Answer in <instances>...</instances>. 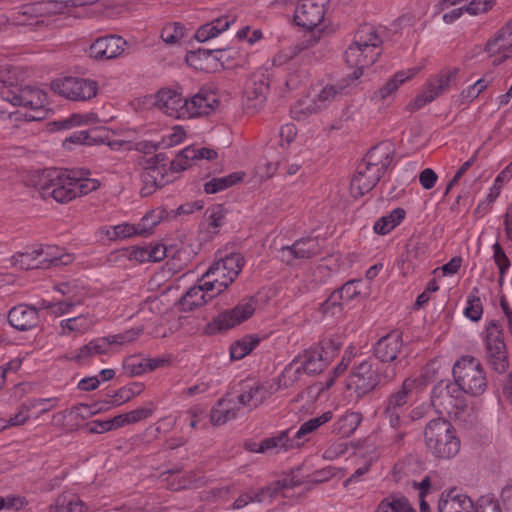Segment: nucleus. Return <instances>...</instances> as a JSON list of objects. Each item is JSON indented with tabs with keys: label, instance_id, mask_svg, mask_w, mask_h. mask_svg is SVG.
Wrapping results in <instances>:
<instances>
[{
	"label": "nucleus",
	"instance_id": "nucleus-1",
	"mask_svg": "<svg viewBox=\"0 0 512 512\" xmlns=\"http://www.w3.org/2000/svg\"><path fill=\"white\" fill-rule=\"evenodd\" d=\"M26 184L33 187L43 199L51 198L61 204L96 191L101 185L89 170L56 167L31 172Z\"/></svg>",
	"mask_w": 512,
	"mask_h": 512
},
{
	"label": "nucleus",
	"instance_id": "nucleus-2",
	"mask_svg": "<svg viewBox=\"0 0 512 512\" xmlns=\"http://www.w3.org/2000/svg\"><path fill=\"white\" fill-rule=\"evenodd\" d=\"M381 44L382 40L374 26L364 24L358 28L353 42L344 54L347 64L356 68L352 73V80L359 79L363 69L376 61L380 55L379 47Z\"/></svg>",
	"mask_w": 512,
	"mask_h": 512
},
{
	"label": "nucleus",
	"instance_id": "nucleus-3",
	"mask_svg": "<svg viewBox=\"0 0 512 512\" xmlns=\"http://www.w3.org/2000/svg\"><path fill=\"white\" fill-rule=\"evenodd\" d=\"M425 389V381L421 378H407L401 388L387 400L385 416L392 427H397L409 419L422 417V413L413 410L407 414L408 407L416 402Z\"/></svg>",
	"mask_w": 512,
	"mask_h": 512
},
{
	"label": "nucleus",
	"instance_id": "nucleus-4",
	"mask_svg": "<svg viewBox=\"0 0 512 512\" xmlns=\"http://www.w3.org/2000/svg\"><path fill=\"white\" fill-rule=\"evenodd\" d=\"M425 443L429 452L441 459L453 458L461 447L455 428L443 418L428 423L425 429Z\"/></svg>",
	"mask_w": 512,
	"mask_h": 512
},
{
	"label": "nucleus",
	"instance_id": "nucleus-5",
	"mask_svg": "<svg viewBox=\"0 0 512 512\" xmlns=\"http://www.w3.org/2000/svg\"><path fill=\"white\" fill-rule=\"evenodd\" d=\"M455 385L461 391L471 396H479L487 389V379L484 369L476 358L463 356L453 366Z\"/></svg>",
	"mask_w": 512,
	"mask_h": 512
},
{
	"label": "nucleus",
	"instance_id": "nucleus-6",
	"mask_svg": "<svg viewBox=\"0 0 512 512\" xmlns=\"http://www.w3.org/2000/svg\"><path fill=\"white\" fill-rule=\"evenodd\" d=\"M244 264L239 253H231L214 262L203 275L206 289L213 290L214 294L222 293L237 277Z\"/></svg>",
	"mask_w": 512,
	"mask_h": 512
},
{
	"label": "nucleus",
	"instance_id": "nucleus-7",
	"mask_svg": "<svg viewBox=\"0 0 512 512\" xmlns=\"http://www.w3.org/2000/svg\"><path fill=\"white\" fill-rule=\"evenodd\" d=\"M139 333V330L131 329L122 334L94 338L78 348L73 354V359L80 364H87L96 356L109 355L113 352L114 346L133 341Z\"/></svg>",
	"mask_w": 512,
	"mask_h": 512
},
{
	"label": "nucleus",
	"instance_id": "nucleus-8",
	"mask_svg": "<svg viewBox=\"0 0 512 512\" xmlns=\"http://www.w3.org/2000/svg\"><path fill=\"white\" fill-rule=\"evenodd\" d=\"M379 370L380 368H374L370 361L361 362L346 380V388L351 392L350 396L355 394L356 397H360L372 391L381 379L389 380L396 375V372L391 370L381 376Z\"/></svg>",
	"mask_w": 512,
	"mask_h": 512
},
{
	"label": "nucleus",
	"instance_id": "nucleus-9",
	"mask_svg": "<svg viewBox=\"0 0 512 512\" xmlns=\"http://www.w3.org/2000/svg\"><path fill=\"white\" fill-rule=\"evenodd\" d=\"M482 338L488 362L494 370L504 372L508 367V352L501 326L496 321L488 322Z\"/></svg>",
	"mask_w": 512,
	"mask_h": 512
},
{
	"label": "nucleus",
	"instance_id": "nucleus-10",
	"mask_svg": "<svg viewBox=\"0 0 512 512\" xmlns=\"http://www.w3.org/2000/svg\"><path fill=\"white\" fill-rule=\"evenodd\" d=\"M256 311V300L254 298L244 299L234 308L225 310L218 314L206 326L208 334L232 329L244 321L248 320Z\"/></svg>",
	"mask_w": 512,
	"mask_h": 512
},
{
	"label": "nucleus",
	"instance_id": "nucleus-11",
	"mask_svg": "<svg viewBox=\"0 0 512 512\" xmlns=\"http://www.w3.org/2000/svg\"><path fill=\"white\" fill-rule=\"evenodd\" d=\"M352 74L335 85H326L323 87L308 104L305 101L299 102L293 108V113L313 114L328 107L334 101L339 100L344 94L348 93L349 86L354 82Z\"/></svg>",
	"mask_w": 512,
	"mask_h": 512
},
{
	"label": "nucleus",
	"instance_id": "nucleus-12",
	"mask_svg": "<svg viewBox=\"0 0 512 512\" xmlns=\"http://www.w3.org/2000/svg\"><path fill=\"white\" fill-rule=\"evenodd\" d=\"M185 162H147L141 174L145 183L146 193H151L157 187L169 183L178 177V174L188 168Z\"/></svg>",
	"mask_w": 512,
	"mask_h": 512
},
{
	"label": "nucleus",
	"instance_id": "nucleus-13",
	"mask_svg": "<svg viewBox=\"0 0 512 512\" xmlns=\"http://www.w3.org/2000/svg\"><path fill=\"white\" fill-rule=\"evenodd\" d=\"M431 405L440 414L457 416L464 407V401L461 391L454 383L440 381L432 390Z\"/></svg>",
	"mask_w": 512,
	"mask_h": 512
},
{
	"label": "nucleus",
	"instance_id": "nucleus-14",
	"mask_svg": "<svg viewBox=\"0 0 512 512\" xmlns=\"http://www.w3.org/2000/svg\"><path fill=\"white\" fill-rule=\"evenodd\" d=\"M52 90L73 101H87L94 98L98 92L96 81L78 77L57 79L51 84Z\"/></svg>",
	"mask_w": 512,
	"mask_h": 512
},
{
	"label": "nucleus",
	"instance_id": "nucleus-15",
	"mask_svg": "<svg viewBox=\"0 0 512 512\" xmlns=\"http://www.w3.org/2000/svg\"><path fill=\"white\" fill-rule=\"evenodd\" d=\"M58 291L66 298L58 301L42 300L39 305L41 309L55 317H60L72 312L83 301L84 292L75 283H63L58 286Z\"/></svg>",
	"mask_w": 512,
	"mask_h": 512
},
{
	"label": "nucleus",
	"instance_id": "nucleus-16",
	"mask_svg": "<svg viewBox=\"0 0 512 512\" xmlns=\"http://www.w3.org/2000/svg\"><path fill=\"white\" fill-rule=\"evenodd\" d=\"M340 349V343L335 340H324L320 348H310L299 355L297 361L307 373L321 372L328 362Z\"/></svg>",
	"mask_w": 512,
	"mask_h": 512
},
{
	"label": "nucleus",
	"instance_id": "nucleus-17",
	"mask_svg": "<svg viewBox=\"0 0 512 512\" xmlns=\"http://www.w3.org/2000/svg\"><path fill=\"white\" fill-rule=\"evenodd\" d=\"M383 162H361L350 185V193L359 198L368 193L383 173Z\"/></svg>",
	"mask_w": 512,
	"mask_h": 512
},
{
	"label": "nucleus",
	"instance_id": "nucleus-18",
	"mask_svg": "<svg viewBox=\"0 0 512 512\" xmlns=\"http://www.w3.org/2000/svg\"><path fill=\"white\" fill-rule=\"evenodd\" d=\"M182 252L175 249L173 245H166L162 242H150L142 246H133L128 249L130 260L143 262H160L168 256L181 258Z\"/></svg>",
	"mask_w": 512,
	"mask_h": 512
},
{
	"label": "nucleus",
	"instance_id": "nucleus-19",
	"mask_svg": "<svg viewBox=\"0 0 512 512\" xmlns=\"http://www.w3.org/2000/svg\"><path fill=\"white\" fill-rule=\"evenodd\" d=\"M328 0H298L294 21L298 26L312 30L317 27L325 15Z\"/></svg>",
	"mask_w": 512,
	"mask_h": 512
},
{
	"label": "nucleus",
	"instance_id": "nucleus-20",
	"mask_svg": "<svg viewBox=\"0 0 512 512\" xmlns=\"http://www.w3.org/2000/svg\"><path fill=\"white\" fill-rule=\"evenodd\" d=\"M454 77V71H445L431 78L424 86L422 92L410 103L411 109L418 110L435 100L449 88Z\"/></svg>",
	"mask_w": 512,
	"mask_h": 512
},
{
	"label": "nucleus",
	"instance_id": "nucleus-21",
	"mask_svg": "<svg viewBox=\"0 0 512 512\" xmlns=\"http://www.w3.org/2000/svg\"><path fill=\"white\" fill-rule=\"evenodd\" d=\"M18 106H22L30 110L25 114L26 119L30 121L43 119L46 115L45 106L47 104V94L36 87L25 86L19 89Z\"/></svg>",
	"mask_w": 512,
	"mask_h": 512
},
{
	"label": "nucleus",
	"instance_id": "nucleus-22",
	"mask_svg": "<svg viewBox=\"0 0 512 512\" xmlns=\"http://www.w3.org/2000/svg\"><path fill=\"white\" fill-rule=\"evenodd\" d=\"M271 73H268L267 67L259 68L251 77L245 96L247 108L257 110L265 102L269 92Z\"/></svg>",
	"mask_w": 512,
	"mask_h": 512
},
{
	"label": "nucleus",
	"instance_id": "nucleus-23",
	"mask_svg": "<svg viewBox=\"0 0 512 512\" xmlns=\"http://www.w3.org/2000/svg\"><path fill=\"white\" fill-rule=\"evenodd\" d=\"M216 94L207 89H200L191 98H185L184 119L207 116L218 106Z\"/></svg>",
	"mask_w": 512,
	"mask_h": 512
},
{
	"label": "nucleus",
	"instance_id": "nucleus-24",
	"mask_svg": "<svg viewBox=\"0 0 512 512\" xmlns=\"http://www.w3.org/2000/svg\"><path fill=\"white\" fill-rule=\"evenodd\" d=\"M126 46V41L115 35L99 37L89 48V54L94 59L108 60L120 56Z\"/></svg>",
	"mask_w": 512,
	"mask_h": 512
},
{
	"label": "nucleus",
	"instance_id": "nucleus-25",
	"mask_svg": "<svg viewBox=\"0 0 512 512\" xmlns=\"http://www.w3.org/2000/svg\"><path fill=\"white\" fill-rule=\"evenodd\" d=\"M484 51L495 57L494 62L498 64L512 57V40L505 25L487 40Z\"/></svg>",
	"mask_w": 512,
	"mask_h": 512
},
{
	"label": "nucleus",
	"instance_id": "nucleus-26",
	"mask_svg": "<svg viewBox=\"0 0 512 512\" xmlns=\"http://www.w3.org/2000/svg\"><path fill=\"white\" fill-rule=\"evenodd\" d=\"M185 98L177 91L172 89H162L156 94L154 105L164 114L176 118L184 119Z\"/></svg>",
	"mask_w": 512,
	"mask_h": 512
},
{
	"label": "nucleus",
	"instance_id": "nucleus-27",
	"mask_svg": "<svg viewBox=\"0 0 512 512\" xmlns=\"http://www.w3.org/2000/svg\"><path fill=\"white\" fill-rule=\"evenodd\" d=\"M237 20L235 14H225L210 22L201 25L195 32L194 38L198 42H206L213 38L218 37L221 33L225 32Z\"/></svg>",
	"mask_w": 512,
	"mask_h": 512
},
{
	"label": "nucleus",
	"instance_id": "nucleus-28",
	"mask_svg": "<svg viewBox=\"0 0 512 512\" xmlns=\"http://www.w3.org/2000/svg\"><path fill=\"white\" fill-rule=\"evenodd\" d=\"M218 294H214L213 290L206 289V282L201 279V283L197 286L191 287L179 300L178 308L181 311H192L196 309Z\"/></svg>",
	"mask_w": 512,
	"mask_h": 512
},
{
	"label": "nucleus",
	"instance_id": "nucleus-29",
	"mask_svg": "<svg viewBox=\"0 0 512 512\" xmlns=\"http://www.w3.org/2000/svg\"><path fill=\"white\" fill-rule=\"evenodd\" d=\"M275 390L274 384L269 382L254 384L240 396H237L236 399L240 408H255L262 404Z\"/></svg>",
	"mask_w": 512,
	"mask_h": 512
},
{
	"label": "nucleus",
	"instance_id": "nucleus-30",
	"mask_svg": "<svg viewBox=\"0 0 512 512\" xmlns=\"http://www.w3.org/2000/svg\"><path fill=\"white\" fill-rule=\"evenodd\" d=\"M438 509L439 512H477L473 501L467 495L456 491L443 494Z\"/></svg>",
	"mask_w": 512,
	"mask_h": 512
},
{
	"label": "nucleus",
	"instance_id": "nucleus-31",
	"mask_svg": "<svg viewBox=\"0 0 512 512\" xmlns=\"http://www.w3.org/2000/svg\"><path fill=\"white\" fill-rule=\"evenodd\" d=\"M8 320L14 328L20 331L29 330L38 323V312L34 307L18 305L10 310Z\"/></svg>",
	"mask_w": 512,
	"mask_h": 512
},
{
	"label": "nucleus",
	"instance_id": "nucleus-32",
	"mask_svg": "<svg viewBox=\"0 0 512 512\" xmlns=\"http://www.w3.org/2000/svg\"><path fill=\"white\" fill-rule=\"evenodd\" d=\"M239 403L235 396L228 395L221 399L211 411V422L221 425L234 419L240 411Z\"/></svg>",
	"mask_w": 512,
	"mask_h": 512
},
{
	"label": "nucleus",
	"instance_id": "nucleus-33",
	"mask_svg": "<svg viewBox=\"0 0 512 512\" xmlns=\"http://www.w3.org/2000/svg\"><path fill=\"white\" fill-rule=\"evenodd\" d=\"M96 323L92 314H80L59 322V333L63 336L79 335L89 331Z\"/></svg>",
	"mask_w": 512,
	"mask_h": 512
},
{
	"label": "nucleus",
	"instance_id": "nucleus-34",
	"mask_svg": "<svg viewBox=\"0 0 512 512\" xmlns=\"http://www.w3.org/2000/svg\"><path fill=\"white\" fill-rule=\"evenodd\" d=\"M36 248L39 253V260L41 261L40 268H46L50 265H68L75 259L73 254L65 252L57 246H36Z\"/></svg>",
	"mask_w": 512,
	"mask_h": 512
},
{
	"label": "nucleus",
	"instance_id": "nucleus-35",
	"mask_svg": "<svg viewBox=\"0 0 512 512\" xmlns=\"http://www.w3.org/2000/svg\"><path fill=\"white\" fill-rule=\"evenodd\" d=\"M402 347V339L398 332L390 333L382 337L375 346V355L383 363L397 358Z\"/></svg>",
	"mask_w": 512,
	"mask_h": 512
},
{
	"label": "nucleus",
	"instance_id": "nucleus-36",
	"mask_svg": "<svg viewBox=\"0 0 512 512\" xmlns=\"http://www.w3.org/2000/svg\"><path fill=\"white\" fill-rule=\"evenodd\" d=\"M302 442H296L294 440H290L288 437V431H281L275 436L264 439L257 448H253L252 450L260 453H270V452H281L286 451L293 447H299Z\"/></svg>",
	"mask_w": 512,
	"mask_h": 512
},
{
	"label": "nucleus",
	"instance_id": "nucleus-37",
	"mask_svg": "<svg viewBox=\"0 0 512 512\" xmlns=\"http://www.w3.org/2000/svg\"><path fill=\"white\" fill-rule=\"evenodd\" d=\"M300 482L298 480H284V481H277L274 483L269 484L266 487H263L258 490H254V498L253 500L256 501V503H270L273 499L277 498L279 495L284 494V491L288 487H294L299 485Z\"/></svg>",
	"mask_w": 512,
	"mask_h": 512
},
{
	"label": "nucleus",
	"instance_id": "nucleus-38",
	"mask_svg": "<svg viewBox=\"0 0 512 512\" xmlns=\"http://www.w3.org/2000/svg\"><path fill=\"white\" fill-rule=\"evenodd\" d=\"M245 176V172L235 171L226 176L214 177L204 183L203 190L206 194H216L242 182Z\"/></svg>",
	"mask_w": 512,
	"mask_h": 512
},
{
	"label": "nucleus",
	"instance_id": "nucleus-39",
	"mask_svg": "<svg viewBox=\"0 0 512 512\" xmlns=\"http://www.w3.org/2000/svg\"><path fill=\"white\" fill-rule=\"evenodd\" d=\"M336 271L328 261H323L309 270L304 278L306 290H313L317 286L324 284Z\"/></svg>",
	"mask_w": 512,
	"mask_h": 512
},
{
	"label": "nucleus",
	"instance_id": "nucleus-40",
	"mask_svg": "<svg viewBox=\"0 0 512 512\" xmlns=\"http://www.w3.org/2000/svg\"><path fill=\"white\" fill-rule=\"evenodd\" d=\"M175 157L177 160H215L226 156L219 150L190 145L180 150Z\"/></svg>",
	"mask_w": 512,
	"mask_h": 512
},
{
	"label": "nucleus",
	"instance_id": "nucleus-41",
	"mask_svg": "<svg viewBox=\"0 0 512 512\" xmlns=\"http://www.w3.org/2000/svg\"><path fill=\"white\" fill-rule=\"evenodd\" d=\"M420 71V67H413L407 70L395 73L377 92L380 99H385L392 95L400 85L413 78Z\"/></svg>",
	"mask_w": 512,
	"mask_h": 512
},
{
	"label": "nucleus",
	"instance_id": "nucleus-42",
	"mask_svg": "<svg viewBox=\"0 0 512 512\" xmlns=\"http://www.w3.org/2000/svg\"><path fill=\"white\" fill-rule=\"evenodd\" d=\"M406 216L403 208H395L388 214L379 218L373 225V230L379 235H386L395 229Z\"/></svg>",
	"mask_w": 512,
	"mask_h": 512
},
{
	"label": "nucleus",
	"instance_id": "nucleus-43",
	"mask_svg": "<svg viewBox=\"0 0 512 512\" xmlns=\"http://www.w3.org/2000/svg\"><path fill=\"white\" fill-rule=\"evenodd\" d=\"M362 421V415L359 412L346 411L334 423V432L343 436H351Z\"/></svg>",
	"mask_w": 512,
	"mask_h": 512
},
{
	"label": "nucleus",
	"instance_id": "nucleus-44",
	"mask_svg": "<svg viewBox=\"0 0 512 512\" xmlns=\"http://www.w3.org/2000/svg\"><path fill=\"white\" fill-rule=\"evenodd\" d=\"M9 261L11 267L22 270L40 268L41 266L36 246L14 254Z\"/></svg>",
	"mask_w": 512,
	"mask_h": 512
},
{
	"label": "nucleus",
	"instance_id": "nucleus-45",
	"mask_svg": "<svg viewBox=\"0 0 512 512\" xmlns=\"http://www.w3.org/2000/svg\"><path fill=\"white\" fill-rule=\"evenodd\" d=\"M375 512H416L408 499L400 494H392L384 498Z\"/></svg>",
	"mask_w": 512,
	"mask_h": 512
},
{
	"label": "nucleus",
	"instance_id": "nucleus-46",
	"mask_svg": "<svg viewBox=\"0 0 512 512\" xmlns=\"http://www.w3.org/2000/svg\"><path fill=\"white\" fill-rule=\"evenodd\" d=\"M50 512H85V506L77 496L64 493L56 499Z\"/></svg>",
	"mask_w": 512,
	"mask_h": 512
},
{
	"label": "nucleus",
	"instance_id": "nucleus-47",
	"mask_svg": "<svg viewBox=\"0 0 512 512\" xmlns=\"http://www.w3.org/2000/svg\"><path fill=\"white\" fill-rule=\"evenodd\" d=\"M259 344V338L248 335L236 341L230 348V356L233 360H240L250 354Z\"/></svg>",
	"mask_w": 512,
	"mask_h": 512
},
{
	"label": "nucleus",
	"instance_id": "nucleus-48",
	"mask_svg": "<svg viewBox=\"0 0 512 512\" xmlns=\"http://www.w3.org/2000/svg\"><path fill=\"white\" fill-rule=\"evenodd\" d=\"M217 60L221 63L223 68L232 69L241 67L246 63V54L241 53L235 49H216Z\"/></svg>",
	"mask_w": 512,
	"mask_h": 512
},
{
	"label": "nucleus",
	"instance_id": "nucleus-49",
	"mask_svg": "<svg viewBox=\"0 0 512 512\" xmlns=\"http://www.w3.org/2000/svg\"><path fill=\"white\" fill-rule=\"evenodd\" d=\"M99 122L98 115L94 112H88L85 114H72L66 119L56 121L54 125L58 129H70L74 126L88 125Z\"/></svg>",
	"mask_w": 512,
	"mask_h": 512
},
{
	"label": "nucleus",
	"instance_id": "nucleus-50",
	"mask_svg": "<svg viewBox=\"0 0 512 512\" xmlns=\"http://www.w3.org/2000/svg\"><path fill=\"white\" fill-rule=\"evenodd\" d=\"M106 236L110 240L125 239L133 236H141L138 224L120 223L110 226L105 230Z\"/></svg>",
	"mask_w": 512,
	"mask_h": 512
},
{
	"label": "nucleus",
	"instance_id": "nucleus-51",
	"mask_svg": "<svg viewBox=\"0 0 512 512\" xmlns=\"http://www.w3.org/2000/svg\"><path fill=\"white\" fill-rule=\"evenodd\" d=\"M102 142V138L93 136L87 131H75L63 140L62 145L65 149L72 150L74 149V146H79L82 144L94 145Z\"/></svg>",
	"mask_w": 512,
	"mask_h": 512
},
{
	"label": "nucleus",
	"instance_id": "nucleus-52",
	"mask_svg": "<svg viewBox=\"0 0 512 512\" xmlns=\"http://www.w3.org/2000/svg\"><path fill=\"white\" fill-rule=\"evenodd\" d=\"M164 216L165 210L162 208H156L146 213L138 223L141 236L150 235L154 228L163 220Z\"/></svg>",
	"mask_w": 512,
	"mask_h": 512
},
{
	"label": "nucleus",
	"instance_id": "nucleus-53",
	"mask_svg": "<svg viewBox=\"0 0 512 512\" xmlns=\"http://www.w3.org/2000/svg\"><path fill=\"white\" fill-rule=\"evenodd\" d=\"M108 410L109 405L104 400H101L91 404L80 403L71 409V414L81 419H87Z\"/></svg>",
	"mask_w": 512,
	"mask_h": 512
},
{
	"label": "nucleus",
	"instance_id": "nucleus-54",
	"mask_svg": "<svg viewBox=\"0 0 512 512\" xmlns=\"http://www.w3.org/2000/svg\"><path fill=\"white\" fill-rule=\"evenodd\" d=\"M332 417V412L326 411L322 415L304 422L296 432L294 441L299 442L298 440H302L307 434L312 433L323 424L329 422Z\"/></svg>",
	"mask_w": 512,
	"mask_h": 512
},
{
	"label": "nucleus",
	"instance_id": "nucleus-55",
	"mask_svg": "<svg viewBox=\"0 0 512 512\" xmlns=\"http://www.w3.org/2000/svg\"><path fill=\"white\" fill-rule=\"evenodd\" d=\"M293 245L298 258H308L316 254L320 249V244L316 238L300 239Z\"/></svg>",
	"mask_w": 512,
	"mask_h": 512
},
{
	"label": "nucleus",
	"instance_id": "nucleus-56",
	"mask_svg": "<svg viewBox=\"0 0 512 512\" xmlns=\"http://www.w3.org/2000/svg\"><path fill=\"white\" fill-rule=\"evenodd\" d=\"M394 156V146L390 141H382L373 146L366 153V157L378 160H390Z\"/></svg>",
	"mask_w": 512,
	"mask_h": 512
},
{
	"label": "nucleus",
	"instance_id": "nucleus-57",
	"mask_svg": "<svg viewBox=\"0 0 512 512\" xmlns=\"http://www.w3.org/2000/svg\"><path fill=\"white\" fill-rule=\"evenodd\" d=\"M123 369L131 376H138L147 373L146 358L137 356L127 357L123 361Z\"/></svg>",
	"mask_w": 512,
	"mask_h": 512
},
{
	"label": "nucleus",
	"instance_id": "nucleus-58",
	"mask_svg": "<svg viewBox=\"0 0 512 512\" xmlns=\"http://www.w3.org/2000/svg\"><path fill=\"white\" fill-rule=\"evenodd\" d=\"M184 30V26L180 23L168 24L162 29L161 38L167 44H176L184 37Z\"/></svg>",
	"mask_w": 512,
	"mask_h": 512
},
{
	"label": "nucleus",
	"instance_id": "nucleus-59",
	"mask_svg": "<svg viewBox=\"0 0 512 512\" xmlns=\"http://www.w3.org/2000/svg\"><path fill=\"white\" fill-rule=\"evenodd\" d=\"M464 315L471 321L477 322L482 318L483 306L480 298L468 297L464 307Z\"/></svg>",
	"mask_w": 512,
	"mask_h": 512
},
{
	"label": "nucleus",
	"instance_id": "nucleus-60",
	"mask_svg": "<svg viewBox=\"0 0 512 512\" xmlns=\"http://www.w3.org/2000/svg\"><path fill=\"white\" fill-rule=\"evenodd\" d=\"M122 427L119 415L106 420H96L90 424L89 431L92 433H104Z\"/></svg>",
	"mask_w": 512,
	"mask_h": 512
},
{
	"label": "nucleus",
	"instance_id": "nucleus-61",
	"mask_svg": "<svg viewBox=\"0 0 512 512\" xmlns=\"http://www.w3.org/2000/svg\"><path fill=\"white\" fill-rule=\"evenodd\" d=\"M152 413H153V410L151 408L141 407V408L132 410L128 413L120 414L119 417L121 419V424L123 427L127 424H131V423H135V422L144 420V419L148 418L149 416H151Z\"/></svg>",
	"mask_w": 512,
	"mask_h": 512
},
{
	"label": "nucleus",
	"instance_id": "nucleus-62",
	"mask_svg": "<svg viewBox=\"0 0 512 512\" xmlns=\"http://www.w3.org/2000/svg\"><path fill=\"white\" fill-rule=\"evenodd\" d=\"M344 303L336 291H333L330 296L323 302L321 310L324 314L337 315L343 309Z\"/></svg>",
	"mask_w": 512,
	"mask_h": 512
},
{
	"label": "nucleus",
	"instance_id": "nucleus-63",
	"mask_svg": "<svg viewBox=\"0 0 512 512\" xmlns=\"http://www.w3.org/2000/svg\"><path fill=\"white\" fill-rule=\"evenodd\" d=\"M360 286V281H349L345 283L340 289L335 291L338 293V295L341 297V300L345 304L360 295Z\"/></svg>",
	"mask_w": 512,
	"mask_h": 512
},
{
	"label": "nucleus",
	"instance_id": "nucleus-64",
	"mask_svg": "<svg viewBox=\"0 0 512 512\" xmlns=\"http://www.w3.org/2000/svg\"><path fill=\"white\" fill-rule=\"evenodd\" d=\"M208 225L215 231L224 224L225 209L222 205H215L207 210Z\"/></svg>",
	"mask_w": 512,
	"mask_h": 512
}]
</instances>
